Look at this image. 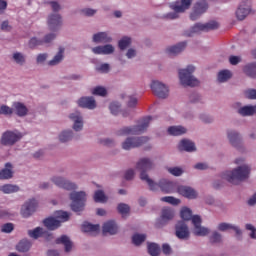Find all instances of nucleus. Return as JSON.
<instances>
[{
    "mask_svg": "<svg viewBox=\"0 0 256 256\" xmlns=\"http://www.w3.org/2000/svg\"><path fill=\"white\" fill-rule=\"evenodd\" d=\"M112 39L106 32H99L93 35L94 43H111Z\"/></svg>",
    "mask_w": 256,
    "mask_h": 256,
    "instance_id": "28",
    "label": "nucleus"
},
{
    "mask_svg": "<svg viewBox=\"0 0 256 256\" xmlns=\"http://www.w3.org/2000/svg\"><path fill=\"white\" fill-rule=\"evenodd\" d=\"M70 119L71 121H74V131H81V129H83V117L80 112L70 114Z\"/></svg>",
    "mask_w": 256,
    "mask_h": 256,
    "instance_id": "21",
    "label": "nucleus"
},
{
    "mask_svg": "<svg viewBox=\"0 0 256 256\" xmlns=\"http://www.w3.org/2000/svg\"><path fill=\"white\" fill-rule=\"evenodd\" d=\"M1 191L7 195L11 193H17V191H19V186L13 184H6L1 186Z\"/></svg>",
    "mask_w": 256,
    "mask_h": 256,
    "instance_id": "40",
    "label": "nucleus"
},
{
    "mask_svg": "<svg viewBox=\"0 0 256 256\" xmlns=\"http://www.w3.org/2000/svg\"><path fill=\"white\" fill-rule=\"evenodd\" d=\"M59 139L61 143H67V141H71V139H73V131H63L59 135Z\"/></svg>",
    "mask_w": 256,
    "mask_h": 256,
    "instance_id": "48",
    "label": "nucleus"
},
{
    "mask_svg": "<svg viewBox=\"0 0 256 256\" xmlns=\"http://www.w3.org/2000/svg\"><path fill=\"white\" fill-rule=\"evenodd\" d=\"M54 217H56V219H60V221L65 223V221H69L70 215L68 212L58 210L54 213Z\"/></svg>",
    "mask_w": 256,
    "mask_h": 256,
    "instance_id": "46",
    "label": "nucleus"
},
{
    "mask_svg": "<svg viewBox=\"0 0 256 256\" xmlns=\"http://www.w3.org/2000/svg\"><path fill=\"white\" fill-rule=\"evenodd\" d=\"M228 139L233 147H239L241 145V136L233 130L228 131Z\"/></svg>",
    "mask_w": 256,
    "mask_h": 256,
    "instance_id": "31",
    "label": "nucleus"
},
{
    "mask_svg": "<svg viewBox=\"0 0 256 256\" xmlns=\"http://www.w3.org/2000/svg\"><path fill=\"white\" fill-rule=\"evenodd\" d=\"M22 137L23 135L19 132L6 131L2 135L1 143L8 146L15 145Z\"/></svg>",
    "mask_w": 256,
    "mask_h": 256,
    "instance_id": "10",
    "label": "nucleus"
},
{
    "mask_svg": "<svg viewBox=\"0 0 256 256\" xmlns=\"http://www.w3.org/2000/svg\"><path fill=\"white\" fill-rule=\"evenodd\" d=\"M232 74L229 70H222L218 73V81L219 83H225V81H229L231 79Z\"/></svg>",
    "mask_w": 256,
    "mask_h": 256,
    "instance_id": "41",
    "label": "nucleus"
},
{
    "mask_svg": "<svg viewBox=\"0 0 256 256\" xmlns=\"http://www.w3.org/2000/svg\"><path fill=\"white\" fill-rule=\"evenodd\" d=\"M63 25V20L59 14H50L48 16V27L50 31H59Z\"/></svg>",
    "mask_w": 256,
    "mask_h": 256,
    "instance_id": "15",
    "label": "nucleus"
},
{
    "mask_svg": "<svg viewBox=\"0 0 256 256\" xmlns=\"http://www.w3.org/2000/svg\"><path fill=\"white\" fill-rule=\"evenodd\" d=\"M177 191L179 195L186 197V199H197V191L189 186H179Z\"/></svg>",
    "mask_w": 256,
    "mask_h": 256,
    "instance_id": "18",
    "label": "nucleus"
},
{
    "mask_svg": "<svg viewBox=\"0 0 256 256\" xmlns=\"http://www.w3.org/2000/svg\"><path fill=\"white\" fill-rule=\"evenodd\" d=\"M117 231H119V228L115 221L110 220L103 224V235H107V233H109V235H116Z\"/></svg>",
    "mask_w": 256,
    "mask_h": 256,
    "instance_id": "22",
    "label": "nucleus"
},
{
    "mask_svg": "<svg viewBox=\"0 0 256 256\" xmlns=\"http://www.w3.org/2000/svg\"><path fill=\"white\" fill-rule=\"evenodd\" d=\"M168 172L174 175V177H181L183 175V169L179 167L168 168Z\"/></svg>",
    "mask_w": 256,
    "mask_h": 256,
    "instance_id": "54",
    "label": "nucleus"
},
{
    "mask_svg": "<svg viewBox=\"0 0 256 256\" xmlns=\"http://www.w3.org/2000/svg\"><path fill=\"white\" fill-rule=\"evenodd\" d=\"M192 224L194 225V235L197 237H205L209 235V230L206 227H201V216L194 215L191 217Z\"/></svg>",
    "mask_w": 256,
    "mask_h": 256,
    "instance_id": "14",
    "label": "nucleus"
},
{
    "mask_svg": "<svg viewBox=\"0 0 256 256\" xmlns=\"http://www.w3.org/2000/svg\"><path fill=\"white\" fill-rule=\"evenodd\" d=\"M0 115H13V109L7 105L0 107Z\"/></svg>",
    "mask_w": 256,
    "mask_h": 256,
    "instance_id": "55",
    "label": "nucleus"
},
{
    "mask_svg": "<svg viewBox=\"0 0 256 256\" xmlns=\"http://www.w3.org/2000/svg\"><path fill=\"white\" fill-rule=\"evenodd\" d=\"M52 181L54 182V184H56L57 187L66 189V191H75V189H77V185L65 180L62 177H53Z\"/></svg>",
    "mask_w": 256,
    "mask_h": 256,
    "instance_id": "16",
    "label": "nucleus"
},
{
    "mask_svg": "<svg viewBox=\"0 0 256 256\" xmlns=\"http://www.w3.org/2000/svg\"><path fill=\"white\" fill-rule=\"evenodd\" d=\"M13 107L18 117H25V115H27V113L29 112V110L27 109V106H25V104L21 102H15L13 104Z\"/></svg>",
    "mask_w": 256,
    "mask_h": 256,
    "instance_id": "29",
    "label": "nucleus"
},
{
    "mask_svg": "<svg viewBox=\"0 0 256 256\" xmlns=\"http://www.w3.org/2000/svg\"><path fill=\"white\" fill-rule=\"evenodd\" d=\"M79 107L83 109H95L97 107V102L93 97H82L78 100Z\"/></svg>",
    "mask_w": 256,
    "mask_h": 256,
    "instance_id": "20",
    "label": "nucleus"
},
{
    "mask_svg": "<svg viewBox=\"0 0 256 256\" xmlns=\"http://www.w3.org/2000/svg\"><path fill=\"white\" fill-rule=\"evenodd\" d=\"M146 239H147V235L136 233L132 236V243L136 246H139L141 245V243L145 242Z\"/></svg>",
    "mask_w": 256,
    "mask_h": 256,
    "instance_id": "43",
    "label": "nucleus"
},
{
    "mask_svg": "<svg viewBox=\"0 0 256 256\" xmlns=\"http://www.w3.org/2000/svg\"><path fill=\"white\" fill-rule=\"evenodd\" d=\"M49 5L54 13H59V11H61V5H59V2L50 1Z\"/></svg>",
    "mask_w": 256,
    "mask_h": 256,
    "instance_id": "61",
    "label": "nucleus"
},
{
    "mask_svg": "<svg viewBox=\"0 0 256 256\" xmlns=\"http://www.w3.org/2000/svg\"><path fill=\"white\" fill-rule=\"evenodd\" d=\"M153 118L151 116H147L143 119H141L138 122V125L133 127H124L118 131V135H141V133H145L147 131V128L149 127V123Z\"/></svg>",
    "mask_w": 256,
    "mask_h": 256,
    "instance_id": "3",
    "label": "nucleus"
},
{
    "mask_svg": "<svg viewBox=\"0 0 256 256\" xmlns=\"http://www.w3.org/2000/svg\"><path fill=\"white\" fill-rule=\"evenodd\" d=\"M148 253L151 256H158L161 253V248L156 243L148 244Z\"/></svg>",
    "mask_w": 256,
    "mask_h": 256,
    "instance_id": "42",
    "label": "nucleus"
},
{
    "mask_svg": "<svg viewBox=\"0 0 256 256\" xmlns=\"http://www.w3.org/2000/svg\"><path fill=\"white\" fill-rule=\"evenodd\" d=\"M175 235L182 241H187V239H189L191 233L189 232V226H187L185 221L177 222L175 226Z\"/></svg>",
    "mask_w": 256,
    "mask_h": 256,
    "instance_id": "11",
    "label": "nucleus"
},
{
    "mask_svg": "<svg viewBox=\"0 0 256 256\" xmlns=\"http://www.w3.org/2000/svg\"><path fill=\"white\" fill-rule=\"evenodd\" d=\"M136 169L140 171V179L142 181H146L149 185L150 191H157L159 188L163 193H173V191H175V182L162 179L159 183H155L151 178H149L147 171H151V169H153V162L149 158L140 159L136 165Z\"/></svg>",
    "mask_w": 256,
    "mask_h": 256,
    "instance_id": "1",
    "label": "nucleus"
},
{
    "mask_svg": "<svg viewBox=\"0 0 256 256\" xmlns=\"http://www.w3.org/2000/svg\"><path fill=\"white\" fill-rule=\"evenodd\" d=\"M150 87L154 95L159 97V99H167L169 97V88L165 84L154 80Z\"/></svg>",
    "mask_w": 256,
    "mask_h": 256,
    "instance_id": "8",
    "label": "nucleus"
},
{
    "mask_svg": "<svg viewBox=\"0 0 256 256\" xmlns=\"http://www.w3.org/2000/svg\"><path fill=\"white\" fill-rule=\"evenodd\" d=\"M43 223L49 229V231H55V229H59V227H61V221L55 219L54 217L46 218Z\"/></svg>",
    "mask_w": 256,
    "mask_h": 256,
    "instance_id": "26",
    "label": "nucleus"
},
{
    "mask_svg": "<svg viewBox=\"0 0 256 256\" xmlns=\"http://www.w3.org/2000/svg\"><path fill=\"white\" fill-rule=\"evenodd\" d=\"M169 135H174L175 137L179 135H185L187 133V129L183 126H170L168 128Z\"/></svg>",
    "mask_w": 256,
    "mask_h": 256,
    "instance_id": "33",
    "label": "nucleus"
},
{
    "mask_svg": "<svg viewBox=\"0 0 256 256\" xmlns=\"http://www.w3.org/2000/svg\"><path fill=\"white\" fill-rule=\"evenodd\" d=\"M121 109V106L117 103H111L110 104V111L112 115H117Z\"/></svg>",
    "mask_w": 256,
    "mask_h": 256,
    "instance_id": "59",
    "label": "nucleus"
},
{
    "mask_svg": "<svg viewBox=\"0 0 256 256\" xmlns=\"http://www.w3.org/2000/svg\"><path fill=\"white\" fill-rule=\"evenodd\" d=\"M215 29H219V22L210 21L206 24L196 23L189 33H186V37H192L193 33H201V31H215Z\"/></svg>",
    "mask_w": 256,
    "mask_h": 256,
    "instance_id": "6",
    "label": "nucleus"
},
{
    "mask_svg": "<svg viewBox=\"0 0 256 256\" xmlns=\"http://www.w3.org/2000/svg\"><path fill=\"white\" fill-rule=\"evenodd\" d=\"M147 141H149L147 137H129L122 143V148L125 151H129V149H135L136 147L145 145Z\"/></svg>",
    "mask_w": 256,
    "mask_h": 256,
    "instance_id": "7",
    "label": "nucleus"
},
{
    "mask_svg": "<svg viewBox=\"0 0 256 256\" xmlns=\"http://www.w3.org/2000/svg\"><path fill=\"white\" fill-rule=\"evenodd\" d=\"M45 232L43 228L37 227L34 230H29L28 235L29 237H32V239H39V237H45Z\"/></svg>",
    "mask_w": 256,
    "mask_h": 256,
    "instance_id": "38",
    "label": "nucleus"
},
{
    "mask_svg": "<svg viewBox=\"0 0 256 256\" xmlns=\"http://www.w3.org/2000/svg\"><path fill=\"white\" fill-rule=\"evenodd\" d=\"M100 229H101V226L99 224H91L89 222H84L82 224V231L84 233H90V235L99 234Z\"/></svg>",
    "mask_w": 256,
    "mask_h": 256,
    "instance_id": "23",
    "label": "nucleus"
},
{
    "mask_svg": "<svg viewBox=\"0 0 256 256\" xmlns=\"http://www.w3.org/2000/svg\"><path fill=\"white\" fill-rule=\"evenodd\" d=\"M127 106L128 107H136L137 106V98H135L134 96H129Z\"/></svg>",
    "mask_w": 256,
    "mask_h": 256,
    "instance_id": "64",
    "label": "nucleus"
},
{
    "mask_svg": "<svg viewBox=\"0 0 256 256\" xmlns=\"http://www.w3.org/2000/svg\"><path fill=\"white\" fill-rule=\"evenodd\" d=\"M251 13V0H242L236 10V17L239 21H243L247 15Z\"/></svg>",
    "mask_w": 256,
    "mask_h": 256,
    "instance_id": "13",
    "label": "nucleus"
},
{
    "mask_svg": "<svg viewBox=\"0 0 256 256\" xmlns=\"http://www.w3.org/2000/svg\"><path fill=\"white\" fill-rule=\"evenodd\" d=\"M244 94L247 99H256V90L255 89H248L244 92Z\"/></svg>",
    "mask_w": 256,
    "mask_h": 256,
    "instance_id": "60",
    "label": "nucleus"
},
{
    "mask_svg": "<svg viewBox=\"0 0 256 256\" xmlns=\"http://www.w3.org/2000/svg\"><path fill=\"white\" fill-rule=\"evenodd\" d=\"M191 3H193V0H181V5H173L172 9L175 12L168 13L166 15L167 19H177L179 17L177 13H185L191 7Z\"/></svg>",
    "mask_w": 256,
    "mask_h": 256,
    "instance_id": "9",
    "label": "nucleus"
},
{
    "mask_svg": "<svg viewBox=\"0 0 256 256\" xmlns=\"http://www.w3.org/2000/svg\"><path fill=\"white\" fill-rule=\"evenodd\" d=\"M238 113L243 117L255 115V106H244L238 110Z\"/></svg>",
    "mask_w": 256,
    "mask_h": 256,
    "instance_id": "39",
    "label": "nucleus"
},
{
    "mask_svg": "<svg viewBox=\"0 0 256 256\" xmlns=\"http://www.w3.org/2000/svg\"><path fill=\"white\" fill-rule=\"evenodd\" d=\"M109 64H102L99 67L96 68L97 71L100 73H109Z\"/></svg>",
    "mask_w": 256,
    "mask_h": 256,
    "instance_id": "63",
    "label": "nucleus"
},
{
    "mask_svg": "<svg viewBox=\"0 0 256 256\" xmlns=\"http://www.w3.org/2000/svg\"><path fill=\"white\" fill-rule=\"evenodd\" d=\"M92 52L95 55H111V53L115 52V48L111 44H106L92 48Z\"/></svg>",
    "mask_w": 256,
    "mask_h": 256,
    "instance_id": "19",
    "label": "nucleus"
},
{
    "mask_svg": "<svg viewBox=\"0 0 256 256\" xmlns=\"http://www.w3.org/2000/svg\"><path fill=\"white\" fill-rule=\"evenodd\" d=\"M247 231H251L250 237L251 239H256V229L251 224H246Z\"/></svg>",
    "mask_w": 256,
    "mask_h": 256,
    "instance_id": "62",
    "label": "nucleus"
},
{
    "mask_svg": "<svg viewBox=\"0 0 256 256\" xmlns=\"http://www.w3.org/2000/svg\"><path fill=\"white\" fill-rule=\"evenodd\" d=\"M95 203H105L107 201V196L102 190H98L94 194Z\"/></svg>",
    "mask_w": 256,
    "mask_h": 256,
    "instance_id": "45",
    "label": "nucleus"
},
{
    "mask_svg": "<svg viewBox=\"0 0 256 256\" xmlns=\"http://www.w3.org/2000/svg\"><path fill=\"white\" fill-rule=\"evenodd\" d=\"M92 94L99 95L100 97H105V95H107V89L101 86H97L93 89Z\"/></svg>",
    "mask_w": 256,
    "mask_h": 256,
    "instance_id": "52",
    "label": "nucleus"
},
{
    "mask_svg": "<svg viewBox=\"0 0 256 256\" xmlns=\"http://www.w3.org/2000/svg\"><path fill=\"white\" fill-rule=\"evenodd\" d=\"M117 209H118V213H120L122 217H125V215H129V211H131V208L129 207V205L125 203L118 204Z\"/></svg>",
    "mask_w": 256,
    "mask_h": 256,
    "instance_id": "49",
    "label": "nucleus"
},
{
    "mask_svg": "<svg viewBox=\"0 0 256 256\" xmlns=\"http://www.w3.org/2000/svg\"><path fill=\"white\" fill-rule=\"evenodd\" d=\"M160 201H163L164 203H170V205H179L181 203V200L173 197V196H165L160 199Z\"/></svg>",
    "mask_w": 256,
    "mask_h": 256,
    "instance_id": "51",
    "label": "nucleus"
},
{
    "mask_svg": "<svg viewBox=\"0 0 256 256\" xmlns=\"http://www.w3.org/2000/svg\"><path fill=\"white\" fill-rule=\"evenodd\" d=\"M15 229V226H13V223H6L2 225L1 231L2 233H11Z\"/></svg>",
    "mask_w": 256,
    "mask_h": 256,
    "instance_id": "56",
    "label": "nucleus"
},
{
    "mask_svg": "<svg viewBox=\"0 0 256 256\" xmlns=\"http://www.w3.org/2000/svg\"><path fill=\"white\" fill-rule=\"evenodd\" d=\"M16 249L19 253H27V251L31 249V242H29V240H21L17 244Z\"/></svg>",
    "mask_w": 256,
    "mask_h": 256,
    "instance_id": "37",
    "label": "nucleus"
},
{
    "mask_svg": "<svg viewBox=\"0 0 256 256\" xmlns=\"http://www.w3.org/2000/svg\"><path fill=\"white\" fill-rule=\"evenodd\" d=\"M210 243H221V234L218 232H213L210 237Z\"/></svg>",
    "mask_w": 256,
    "mask_h": 256,
    "instance_id": "58",
    "label": "nucleus"
},
{
    "mask_svg": "<svg viewBox=\"0 0 256 256\" xmlns=\"http://www.w3.org/2000/svg\"><path fill=\"white\" fill-rule=\"evenodd\" d=\"M179 151H187L188 153H191L193 151H196L195 143L191 140L183 139L180 141L178 145Z\"/></svg>",
    "mask_w": 256,
    "mask_h": 256,
    "instance_id": "24",
    "label": "nucleus"
},
{
    "mask_svg": "<svg viewBox=\"0 0 256 256\" xmlns=\"http://www.w3.org/2000/svg\"><path fill=\"white\" fill-rule=\"evenodd\" d=\"M63 53H65V48H59L57 55H55L54 58L48 62V65L50 66L59 65V63L63 61Z\"/></svg>",
    "mask_w": 256,
    "mask_h": 256,
    "instance_id": "36",
    "label": "nucleus"
},
{
    "mask_svg": "<svg viewBox=\"0 0 256 256\" xmlns=\"http://www.w3.org/2000/svg\"><path fill=\"white\" fill-rule=\"evenodd\" d=\"M229 229H233L237 235H241V229L239 227L233 226L229 223H220L218 225V231H229Z\"/></svg>",
    "mask_w": 256,
    "mask_h": 256,
    "instance_id": "35",
    "label": "nucleus"
},
{
    "mask_svg": "<svg viewBox=\"0 0 256 256\" xmlns=\"http://www.w3.org/2000/svg\"><path fill=\"white\" fill-rule=\"evenodd\" d=\"M180 217L183 219V221H191V218L193 217V212L191 209L185 207L180 212Z\"/></svg>",
    "mask_w": 256,
    "mask_h": 256,
    "instance_id": "44",
    "label": "nucleus"
},
{
    "mask_svg": "<svg viewBox=\"0 0 256 256\" xmlns=\"http://www.w3.org/2000/svg\"><path fill=\"white\" fill-rule=\"evenodd\" d=\"M129 45H131V38H129V37H123L118 42V47H119V49H121V51H124V49H127Z\"/></svg>",
    "mask_w": 256,
    "mask_h": 256,
    "instance_id": "50",
    "label": "nucleus"
},
{
    "mask_svg": "<svg viewBox=\"0 0 256 256\" xmlns=\"http://www.w3.org/2000/svg\"><path fill=\"white\" fill-rule=\"evenodd\" d=\"M175 217V212L171 208H163L161 214V220L165 223V221H171Z\"/></svg>",
    "mask_w": 256,
    "mask_h": 256,
    "instance_id": "34",
    "label": "nucleus"
},
{
    "mask_svg": "<svg viewBox=\"0 0 256 256\" xmlns=\"http://www.w3.org/2000/svg\"><path fill=\"white\" fill-rule=\"evenodd\" d=\"M249 175H251V167L243 165L232 171L223 172L222 179H225L232 185H239L241 181H246V179H249Z\"/></svg>",
    "mask_w": 256,
    "mask_h": 256,
    "instance_id": "2",
    "label": "nucleus"
},
{
    "mask_svg": "<svg viewBox=\"0 0 256 256\" xmlns=\"http://www.w3.org/2000/svg\"><path fill=\"white\" fill-rule=\"evenodd\" d=\"M243 72L247 77H251L252 79H255L256 77V62L247 64L243 68Z\"/></svg>",
    "mask_w": 256,
    "mask_h": 256,
    "instance_id": "32",
    "label": "nucleus"
},
{
    "mask_svg": "<svg viewBox=\"0 0 256 256\" xmlns=\"http://www.w3.org/2000/svg\"><path fill=\"white\" fill-rule=\"evenodd\" d=\"M70 199L72 201V211H74L75 213H79V211H83L85 207V201H87V194L84 191L72 192L70 194Z\"/></svg>",
    "mask_w": 256,
    "mask_h": 256,
    "instance_id": "5",
    "label": "nucleus"
},
{
    "mask_svg": "<svg viewBox=\"0 0 256 256\" xmlns=\"http://www.w3.org/2000/svg\"><path fill=\"white\" fill-rule=\"evenodd\" d=\"M55 243L56 245H64L66 253H69V251L73 249V243L67 235H62L61 237L57 238Z\"/></svg>",
    "mask_w": 256,
    "mask_h": 256,
    "instance_id": "25",
    "label": "nucleus"
},
{
    "mask_svg": "<svg viewBox=\"0 0 256 256\" xmlns=\"http://www.w3.org/2000/svg\"><path fill=\"white\" fill-rule=\"evenodd\" d=\"M39 203L35 199H30L21 208V215L24 218L31 217L35 211H37Z\"/></svg>",
    "mask_w": 256,
    "mask_h": 256,
    "instance_id": "12",
    "label": "nucleus"
},
{
    "mask_svg": "<svg viewBox=\"0 0 256 256\" xmlns=\"http://www.w3.org/2000/svg\"><path fill=\"white\" fill-rule=\"evenodd\" d=\"M187 47V42H180L177 45L171 46L166 49L168 55H179Z\"/></svg>",
    "mask_w": 256,
    "mask_h": 256,
    "instance_id": "27",
    "label": "nucleus"
},
{
    "mask_svg": "<svg viewBox=\"0 0 256 256\" xmlns=\"http://www.w3.org/2000/svg\"><path fill=\"white\" fill-rule=\"evenodd\" d=\"M195 66L189 65L185 69L179 70V79L181 85L184 87H197L199 85V80L194 77Z\"/></svg>",
    "mask_w": 256,
    "mask_h": 256,
    "instance_id": "4",
    "label": "nucleus"
},
{
    "mask_svg": "<svg viewBox=\"0 0 256 256\" xmlns=\"http://www.w3.org/2000/svg\"><path fill=\"white\" fill-rule=\"evenodd\" d=\"M199 8L197 6V8H194L193 12L190 14V19L191 21H197V19H199V17H201V12H199Z\"/></svg>",
    "mask_w": 256,
    "mask_h": 256,
    "instance_id": "57",
    "label": "nucleus"
},
{
    "mask_svg": "<svg viewBox=\"0 0 256 256\" xmlns=\"http://www.w3.org/2000/svg\"><path fill=\"white\" fill-rule=\"evenodd\" d=\"M56 35L51 33V34H47L44 37V40H39L36 37L31 38L29 41V47L30 49H35V47H39V45H43V43H51V41H53V39H55Z\"/></svg>",
    "mask_w": 256,
    "mask_h": 256,
    "instance_id": "17",
    "label": "nucleus"
},
{
    "mask_svg": "<svg viewBox=\"0 0 256 256\" xmlns=\"http://www.w3.org/2000/svg\"><path fill=\"white\" fill-rule=\"evenodd\" d=\"M5 167L6 168L0 170V180L13 178V170H11L13 166L11 165V163H6Z\"/></svg>",
    "mask_w": 256,
    "mask_h": 256,
    "instance_id": "30",
    "label": "nucleus"
},
{
    "mask_svg": "<svg viewBox=\"0 0 256 256\" xmlns=\"http://www.w3.org/2000/svg\"><path fill=\"white\" fill-rule=\"evenodd\" d=\"M13 59L18 65H23V63H25V56L19 52L13 54Z\"/></svg>",
    "mask_w": 256,
    "mask_h": 256,
    "instance_id": "53",
    "label": "nucleus"
},
{
    "mask_svg": "<svg viewBox=\"0 0 256 256\" xmlns=\"http://www.w3.org/2000/svg\"><path fill=\"white\" fill-rule=\"evenodd\" d=\"M194 8L196 9L198 8L199 9L198 12L203 15V13H205V11L209 9V4H207V1L205 0H200L195 4Z\"/></svg>",
    "mask_w": 256,
    "mask_h": 256,
    "instance_id": "47",
    "label": "nucleus"
}]
</instances>
